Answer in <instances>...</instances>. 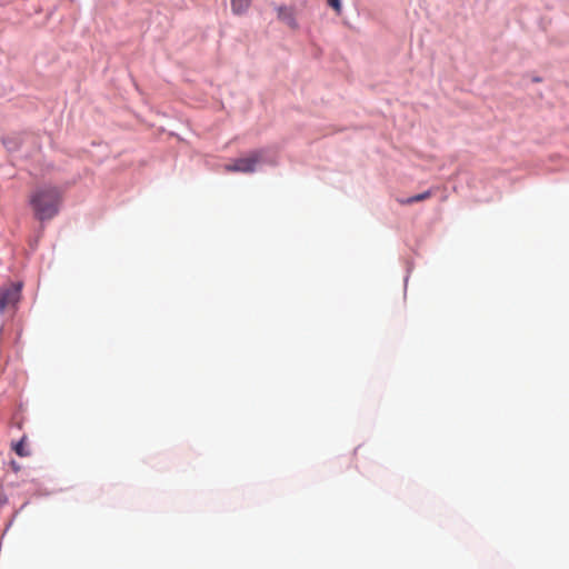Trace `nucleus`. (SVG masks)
<instances>
[{
    "label": "nucleus",
    "mask_w": 569,
    "mask_h": 569,
    "mask_svg": "<svg viewBox=\"0 0 569 569\" xmlns=\"http://www.w3.org/2000/svg\"><path fill=\"white\" fill-rule=\"evenodd\" d=\"M263 159V151L258 150L250 152L248 156L238 158L230 163L224 166V170L228 172H242L251 173L256 170L257 164Z\"/></svg>",
    "instance_id": "nucleus-2"
},
{
    "label": "nucleus",
    "mask_w": 569,
    "mask_h": 569,
    "mask_svg": "<svg viewBox=\"0 0 569 569\" xmlns=\"http://www.w3.org/2000/svg\"><path fill=\"white\" fill-rule=\"evenodd\" d=\"M20 284L10 283L0 290V310L13 308L20 300Z\"/></svg>",
    "instance_id": "nucleus-3"
},
{
    "label": "nucleus",
    "mask_w": 569,
    "mask_h": 569,
    "mask_svg": "<svg viewBox=\"0 0 569 569\" xmlns=\"http://www.w3.org/2000/svg\"><path fill=\"white\" fill-rule=\"evenodd\" d=\"M6 498L0 495V507L6 503Z\"/></svg>",
    "instance_id": "nucleus-10"
},
{
    "label": "nucleus",
    "mask_w": 569,
    "mask_h": 569,
    "mask_svg": "<svg viewBox=\"0 0 569 569\" xmlns=\"http://www.w3.org/2000/svg\"><path fill=\"white\" fill-rule=\"evenodd\" d=\"M11 466H12L14 471H19L20 467L17 465L16 461H11Z\"/></svg>",
    "instance_id": "nucleus-9"
},
{
    "label": "nucleus",
    "mask_w": 569,
    "mask_h": 569,
    "mask_svg": "<svg viewBox=\"0 0 569 569\" xmlns=\"http://www.w3.org/2000/svg\"><path fill=\"white\" fill-rule=\"evenodd\" d=\"M327 2L338 14L341 12L340 0H327Z\"/></svg>",
    "instance_id": "nucleus-8"
},
{
    "label": "nucleus",
    "mask_w": 569,
    "mask_h": 569,
    "mask_svg": "<svg viewBox=\"0 0 569 569\" xmlns=\"http://www.w3.org/2000/svg\"><path fill=\"white\" fill-rule=\"evenodd\" d=\"M29 201L37 219L50 220L59 211L61 192L57 187L44 186L34 190Z\"/></svg>",
    "instance_id": "nucleus-1"
},
{
    "label": "nucleus",
    "mask_w": 569,
    "mask_h": 569,
    "mask_svg": "<svg viewBox=\"0 0 569 569\" xmlns=\"http://www.w3.org/2000/svg\"><path fill=\"white\" fill-rule=\"evenodd\" d=\"M252 0H231V9L234 14H243L248 11Z\"/></svg>",
    "instance_id": "nucleus-5"
},
{
    "label": "nucleus",
    "mask_w": 569,
    "mask_h": 569,
    "mask_svg": "<svg viewBox=\"0 0 569 569\" xmlns=\"http://www.w3.org/2000/svg\"><path fill=\"white\" fill-rule=\"evenodd\" d=\"M277 17L280 21L286 23L289 28L298 29V22L296 20L295 10L291 7L280 6L277 7Z\"/></svg>",
    "instance_id": "nucleus-4"
},
{
    "label": "nucleus",
    "mask_w": 569,
    "mask_h": 569,
    "mask_svg": "<svg viewBox=\"0 0 569 569\" xmlns=\"http://www.w3.org/2000/svg\"><path fill=\"white\" fill-rule=\"evenodd\" d=\"M430 197H431V192L430 191H426V192L419 193L417 196L410 197L408 199L401 200L400 203H402V204H411L413 202L423 201V200H426V199H428Z\"/></svg>",
    "instance_id": "nucleus-7"
},
{
    "label": "nucleus",
    "mask_w": 569,
    "mask_h": 569,
    "mask_svg": "<svg viewBox=\"0 0 569 569\" xmlns=\"http://www.w3.org/2000/svg\"><path fill=\"white\" fill-rule=\"evenodd\" d=\"M26 440L27 437L23 436L17 443L12 446L14 452L20 457L30 456V451L27 449Z\"/></svg>",
    "instance_id": "nucleus-6"
}]
</instances>
